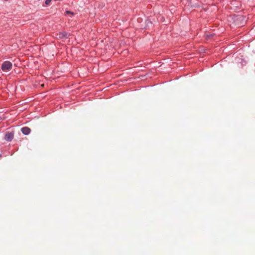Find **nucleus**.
Instances as JSON below:
<instances>
[{"mask_svg": "<svg viewBox=\"0 0 255 255\" xmlns=\"http://www.w3.org/2000/svg\"><path fill=\"white\" fill-rule=\"evenodd\" d=\"M51 0H46L45 3L46 4L48 5L51 2Z\"/></svg>", "mask_w": 255, "mask_h": 255, "instance_id": "nucleus-5", "label": "nucleus"}, {"mask_svg": "<svg viewBox=\"0 0 255 255\" xmlns=\"http://www.w3.org/2000/svg\"><path fill=\"white\" fill-rule=\"evenodd\" d=\"M12 66V63L10 62L5 61L2 63L1 68L3 71H7L11 69Z\"/></svg>", "mask_w": 255, "mask_h": 255, "instance_id": "nucleus-1", "label": "nucleus"}, {"mask_svg": "<svg viewBox=\"0 0 255 255\" xmlns=\"http://www.w3.org/2000/svg\"><path fill=\"white\" fill-rule=\"evenodd\" d=\"M66 13L67 14H72V15H73V14H74V13H73V12H71V11H69V10L66 11Z\"/></svg>", "mask_w": 255, "mask_h": 255, "instance_id": "nucleus-6", "label": "nucleus"}, {"mask_svg": "<svg viewBox=\"0 0 255 255\" xmlns=\"http://www.w3.org/2000/svg\"><path fill=\"white\" fill-rule=\"evenodd\" d=\"M68 35V33H67L65 32H60L58 34V37L61 39H62L64 38H67Z\"/></svg>", "mask_w": 255, "mask_h": 255, "instance_id": "nucleus-4", "label": "nucleus"}, {"mask_svg": "<svg viewBox=\"0 0 255 255\" xmlns=\"http://www.w3.org/2000/svg\"><path fill=\"white\" fill-rule=\"evenodd\" d=\"M21 131L23 134L28 135L30 132V129L28 127H25L21 129Z\"/></svg>", "mask_w": 255, "mask_h": 255, "instance_id": "nucleus-2", "label": "nucleus"}, {"mask_svg": "<svg viewBox=\"0 0 255 255\" xmlns=\"http://www.w3.org/2000/svg\"><path fill=\"white\" fill-rule=\"evenodd\" d=\"M13 138V135L11 133H7L5 135V139L7 141H11Z\"/></svg>", "mask_w": 255, "mask_h": 255, "instance_id": "nucleus-3", "label": "nucleus"}]
</instances>
